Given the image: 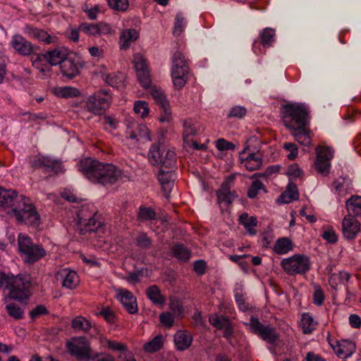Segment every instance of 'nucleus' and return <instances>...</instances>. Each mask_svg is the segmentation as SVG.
Here are the masks:
<instances>
[{
    "label": "nucleus",
    "instance_id": "obj_1",
    "mask_svg": "<svg viewBox=\"0 0 361 361\" xmlns=\"http://www.w3.org/2000/svg\"><path fill=\"white\" fill-rule=\"evenodd\" d=\"M0 207L8 214L15 217L18 223L37 226L40 223V216L30 198L19 195L12 189L0 187Z\"/></svg>",
    "mask_w": 361,
    "mask_h": 361
},
{
    "label": "nucleus",
    "instance_id": "obj_2",
    "mask_svg": "<svg viewBox=\"0 0 361 361\" xmlns=\"http://www.w3.org/2000/svg\"><path fill=\"white\" fill-rule=\"evenodd\" d=\"M78 171L91 182L103 185H112L123 178V172L116 166L85 158L78 164Z\"/></svg>",
    "mask_w": 361,
    "mask_h": 361
},
{
    "label": "nucleus",
    "instance_id": "obj_3",
    "mask_svg": "<svg viewBox=\"0 0 361 361\" xmlns=\"http://www.w3.org/2000/svg\"><path fill=\"white\" fill-rule=\"evenodd\" d=\"M282 120L289 130L307 125L308 111L302 104H287L282 107Z\"/></svg>",
    "mask_w": 361,
    "mask_h": 361
},
{
    "label": "nucleus",
    "instance_id": "obj_4",
    "mask_svg": "<svg viewBox=\"0 0 361 361\" xmlns=\"http://www.w3.org/2000/svg\"><path fill=\"white\" fill-rule=\"evenodd\" d=\"M18 244L20 254L26 263L33 264L47 255L42 245L34 243L32 240L25 234H19Z\"/></svg>",
    "mask_w": 361,
    "mask_h": 361
},
{
    "label": "nucleus",
    "instance_id": "obj_5",
    "mask_svg": "<svg viewBox=\"0 0 361 361\" xmlns=\"http://www.w3.org/2000/svg\"><path fill=\"white\" fill-rule=\"evenodd\" d=\"M8 295L11 299L23 301L30 295L31 278L30 276H11L8 279Z\"/></svg>",
    "mask_w": 361,
    "mask_h": 361
},
{
    "label": "nucleus",
    "instance_id": "obj_6",
    "mask_svg": "<svg viewBox=\"0 0 361 361\" xmlns=\"http://www.w3.org/2000/svg\"><path fill=\"white\" fill-rule=\"evenodd\" d=\"M164 166L160 168L158 173V179L162 187L166 197H169L173 187L174 174L173 171L176 168V156L175 152H169L165 161H163Z\"/></svg>",
    "mask_w": 361,
    "mask_h": 361
},
{
    "label": "nucleus",
    "instance_id": "obj_7",
    "mask_svg": "<svg viewBox=\"0 0 361 361\" xmlns=\"http://www.w3.org/2000/svg\"><path fill=\"white\" fill-rule=\"evenodd\" d=\"M310 257L301 254L283 259L281 262L284 271L290 276L305 274L310 269Z\"/></svg>",
    "mask_w": 361,
    "mask_h": 361
},
{
    "label": "nucleus",
    "instance_id": "obj_8",
    "mask_svg": "<svg viewBox=\"0 0 361 361\" xmlns=\"http://www.w3.org/2000/svg\"><path fill=\"white\" fill-rule=\"evenodd\" d=\"M78 225L82 233L97 231L102 225L93 206L84 207L78 214Z\"/></svg>",
    "mask_w": 361,
    "mask_h": 361
},
{
    "label": "nucleus",
    "instance_id": "obj_9",
    "mask_svg": "<svg viewBox=\"0 0 361 361\" xmlns=\"http://www.w3.org/2000/svg\"><path fill=\"white\" fill-rule=\"evenodd\" d=\"M111 96L104 90H99L90 95L86 102L87 110L96 115L102 114L109 107Z\"/></svg>",
    "mask_w": 361,
    "mask_h": 361
},
{
    "label": "nucleus",
    "instance_id": "obj_10",
    "mask_svg": "<svg viewBox=\"0 0 361 361\" xmlns=\"http://www.w3.org/2000/svg\"><path fill=\"white\" fill-rule=\"evenodd\" d=\"M235 179V174L228 176L221 184V188L217 190L216 196L219 204H224L228 206L238 197L235 192L231 190L234 185Z\"/></svg>",
    "mask_w": 361,
    "mask_h": 361
},
{
    "label": "nucleus",
    "instance_id": "obj_11",
    "mask_svg": "<svg viewBox=\"0 0 361 361\" xmlns=\"http://www.w3.org/2000/svg\"><path fill=\"white\" fill-rule=\"evenodd\" d=\"M31 164L32 167L35 169H41L44 173L57 174L63 171L60 160L54 159L49 157L39 156L35 158Z\"/></svg>",
    "mask_w": 361,
    "mask_h": 361
},
{
    "label": "nucleus",
    "instance_id": "obj_12",
    "mask_svg": "<svg viewBox=\"0 0 361 361\" xmlns=\"http://www.w3.org/2000/svg\"><path fill=\"white\" fill-rule=\"evenodd\" d=\"M68 347L71 354L79 360L89 361L92 358L91 348L85 337H80L74 342L69 343Z\"/></svg>",
    "mask_w": 361,
    "mask_h": 361
},
{
    "label": "nucleus",
    "instance_id": "obj_13",
    "mask_svg": "<svg viewBox=\"0 0 361 361\" xmlns=\"http://www.w3.org/2000/svg\"><path fill=\"white\" fill-rule=\"evenodd\" d=\"M149 94L159 106L161 111L159 121L162 123L170 121L171 119V108L168 100L161 90L157 89L156 87H151L149 88Z\"/></svg>",
    "mask_w": 361,
    "mask_h": 361
},
{
    "label": "nucleus",
    "instance_id": "obj_14",
    "mask_svg": "<svg viewBox=\"0 0 361 361\" xmlns=\"http://www.w3.org/2000/svg\"><path fill=\"white\" fill-rule=\"evenodd\" d=\"M333 158V153L329 147H320L317 152V159L314 163L315 169L321 175L326 176L329 173L330 161Z\"/></svg>",
    "mask_w": 361,
    "mask_h": 361
},
{
    "label": "nucleus",
    "instance_id": "obj_15",
    "mask_svg": "<svg viewBox=\"0 0 361 361\" xmlns=\"http://www.w3.org/2000/svg\"><path fill=\"white\" fill-rule=\"evenodd\" d=\"M24 32L28 37L44 43V44H57L59 37L55 35H50L47 31L27 25L24 28Z\"/></svg>",
    "mask_w": 361,
    "mask_h": 361
},
{
    "label": "nucleus",
    "instance_id": "obj_16",
    "mask_svg": "<svg viewBox=\"0 0 361 361\" xmlns=\"http://www.w3.org/2000/svg\"><path fill=\"white\" fill-rule=\"evenodd\" d=\"M126 137L136 142H145L150 141V132L145 124L133 123L128 126Z\"/></svg>",
    "mask_w": 361,
    "mask_h": 361
},
{
    "label": "nucleus",
    "instance_id": "obj_17",
    "mask_svg": "<svg viewBox=\"0 0 361 361\" xmlns=\"http://www.w3.org/2000/svg\"><path fill=\"white\" fill-rule=\"evenodd\" d=\"M276 31L271 27H266L262 30L259 33V39H255L252 44L253 51L259 55L262 54L260 45L267 48L272 46L275 40Z\"/></svg>",
    "mask_w": 361,
    "mask_h": 361
},
{
    "label": "nucleus",
    "instance_id": "obj_18",
    "mask_svg": "<svg viewBox=\"0 0 361 361\" xmlns=\"http://www.w3.org/2000/svg\"><path fill=\"white\" fill-rule=\"evenodd\" d=\"M82 67L80 59L76 56H67L60 65L63 75L72 79L79 74V69Z\"/></svg>",
    "mask_w": 361,
    "mask_h": 361
},
{
    "label": "nucleus",
    "instance_id": "obj_19",
    "mask_svg": "<svg viewBox=\"0 0 361 361\" xmlns=\"http://www.w3.org/2000/svg\"><path fill=\"white\" fill-rule=\"evenodd\" d=\"M11 46L18 54L23 56L32 55L34 51V45L20 35L13 36Z\"/></svg>",
    "mask_w": 361,
    "mask_h": 361
},
{
    "label": "nucleus",
    "instance_id": "obj_20",
    "mask_svg": "<svg viewBox=\"0 0 361 361\" xmlns=\"http://www.w3.org/2000/svg\"><path fill=\"white\" fill-rule=\"evenodd\" d=\"M169 152H174L154 143L152 145L148 152L149 161L152 165H159L160 168H162L164 166L163 161H165Z\"/></svg>",
    "mask_w": 361,
    "mask_h": 361
},
{
    "label": "nucleus",
    "instance_id": "obj_21",
    "mask_svg": "<svg viewBox=\"0 0 361 361\" xmlns=\"http://www.w3.org/2000/svg\"><path fill=\"white\" fill-rule=\"evenodd\" d=\"M56 279L61 282L62 286L68 289H73L77 287L79 279L75 271L68 269H62L56 272Z\"/></svg>",
    "mask_w": 361,
    "mask_h": 361
},
{
    "label": "nucleus",
    "instance_id": "obj_22",
    "mask_svg": "<svg viewBox=\"0 0 361 361\" xmlns=\"http://www.w3.org/2000/svg\"><path fill=\"white\" fill-rule=\"evenodd\" d=\"M188 73V66L172 65L171 77L176 88L180 89L185 85Z\"/></svg>",
    "mask_w": 361,
    "mask_h": 361
},
{
    "label": "nucleus",
    "instance_id": "obj_23",
    "mask_svg": "<svg viewBox=\"0 0 361 361\" xmlns=\"http://www.w3.org/2000/svg\"><path fill=\"white\" fill-rule=\"evenodd\" d=\"M111 30L109 25L102 22L97 24L83 23L79 26L80 31L90 35H106L111 32Z\"/></svg>",
    "mask_w": 361,
    "mask_h": 361
},
{
    "label": "nucleus",
    "instance_id": "obj_24",
    "mask_svg": "<svg viewBox=\"0 0 361 361\" xmlns=\"http://www.w3.org/2000/svg\"><path fill=\"white\" fill-rule=\"evenodd\" d=\"M360 231V224L353 217H345L342 224V232L345 238L350 240L356 237Z\"/></svg>",
    "mask_w": 361,
    "mask_h": 361
},
{
    "label": "nucleus",
    "instance_id": "obj_25",
    "mask_svg": "<svg viewBox=\"0 0 361 361\" xmlns=\"http://www.w3.org/2000/svg\"><path fill=\"white\" fill-rule=\"evenodd\" d=\"M118 297L128 313L135 314L137 312L138 308L136 298L131 292L128 290H121Z\"/></svg>",
    "mask_w": 361,
    "mask_h": 361
},
{
    "label": "nucleus",
    "instance_id": "obj_26",
    "mask_svg": "<svg viewBox=\"0 0 361 361\" xmlns=\"http://www.w3.org/2000/svg\"><path fill=\"white\" fill-rule=\"evenodd\" d=\"M47 63L51 66L60 64L68 56V50L63 47H56L46 52Z\"/></svg>",
    "mask_w": 361,
    "mask_h": 361
},
{
    "label": "nucleus",
    "instance_id": "obj_27",
    "mask_svg": "<svg viewBox=\"0 0 361 361\" xmlns=\"http://www.w3.org/2000/svg\"><path fill=\"white\" fill-rule=\"evenodd\" d=\"M192 341L191 334L186 331H178L174 335V343L178 350H185L190 347Z\"/></svg>",
    "mask_w": 361,
    "mask_h": 361
},
{
    "label": "nucleus",
    "instance_id": "obj_28",
    "mask_svg": "<svg viewBox=\"0 0 361 361\" xmlns=\"http://www.w3.org/2000/svg\"><path fill=\"white\" fill-rule=\"evenodd\" d=\"M290 134L294 137L295 140L300 145L310 146L311 145V138L310 131L307 126L299 127L298 129L290 130Z\"/></svg>",
    "mask_w": 361,
    "mask_h": 361
},
{
    "label": "nucleus",
    "instance_id": "obj_29",
    "mask_svg": "<svg viewBox=\"0 0 361 361\" xmlns=\"http://www.w3.org/2000/svg\"><path fill=\"white\" fill-rule=\"evenodd\" d=\"M147 298L157 305H164L166 302L165 297L161 293V290L156 285L149 286L146 290Z\"/></svg>",
    "mask_w": 361,
    "mask_h": 361
},
{
    "label": "nucleus",
    "instance_id": "obj_30",
    "mask_svg": "<svg viewBox=\"0 0 361 361\" xmlns=\"http://www.w3.org/2000/svg\"><path fill=\"white\" fill-rule=\"evenodd\" d=\"M5 309L8 314L14 319H20L24 316V306L23 307L15 301H7Z\"/></svg>",
    "mask_w": 361,
    "mask_h": 361
},
{
    "label": "nucleus",
    "instance_id": "obj_31",
    "mask_svg": "<svg viewBox=\"0 0 361 361\" xmlns=\"http://www.w3.org/2000/svg\"><path fill=\"white\" fill-rule=\"evenodd\" d=\"M350 217L361 215V197L352 196L345 202Z\"/></svg>",
    "mask_w": 361,
    "mask_h": 361
},
{
    "label": "nucleus",
    "instance_id": "obj_32",
    "mask_svg": "<svg viewBox=\"0 0 361 361\" xmlns=\"http://www.w3.org/2000/svg\"><path fill=\"white\" fill-rule=\"evenodd\" d=\"M71 326L76 331L89 333L92 328L91 322L82 316H78L72 320Z\"/></svg>",
    "mask_w": 361,
    "mask_h": 361
},
{
    "label": "nucleus",
    "instance_id": "obj_33",
    "mask_svg": "<svg viewBox=\"0 0 361 361\" xmlns=\"http://www.w3.org/2000/svg\"><path fill=\"white\" fill-rule=\"evenodd\" d=\"M350 279V274L346 271H339L338 273L332 274L329 279V283L331 287L335 290L339 284H344Z\"/></svg>",
    "mask_w": 361,
    "mask_h": 361
},
{
    "label": "nucleus",
    "instance_id": "obj_34",
    "mask_svg": "<svg viewBox=\"0 0 361 361\" xmlns=\"http://www.w3.org/2000/svg\"><path fill=\"white\" fill-rule=\"evenodd\" d=\"M239 221L251 235L256 234L257 232L254 228L257 224V220L255 216H249L247 213H243L240 215Z\"/></svg>",
    "mask_w": 361,
    "mask_h": 361
},
{
    "label": "nucleus",
    "instance_id": "obj_35",
    "mask_svg": "<svg viewBox=\"0 0 361 361\" xmlns=\"http://www.w3.org/2000/svg\"><path fill=\"white\" fill-rule=\"evenodd\" d=\"M242 163L248 171H252L261 167L262 160L257 154L252 153Z\"/></svg>",
    "mask_w": 361,
    "mask_h": 361
},
{
    "label": "nucleus",
    "instance_id": "obj_36",
    "mask_svg": "<svg viewBox=\"0 0 361 361\" xmlns=\"http://www.w3.org/2000/svg\"><path fill=\"white\" fill-rule=\"evenodd\" d=\"M138 35L139 33L135 29H129L124 30L121 36V49L128 48L130 44V42L135 41L137 39Z\"/></svg>",
    "mask_w": 361,
    "mask_h": 361
},
{
    "label": "nucleus",
    "instance_id": "obj_37",
    "mask_svg": "<svg viewBox=\"0 0 361 361\" xmlns=\"http://www.w3.org/2000/svg\"><path fill=\"white\" fill-rule=\"evenodd\" d=\"M291 241L287 238L278 239L274 245V251L279 255H284L292 250Z\"/></svg>",
    "mask_w": 361,
    "mask_h": 361
},
{
    "label": "nucleus",
    "instance_id": "obj_38",
    "mask_svg": "<svg viewBox=\"0 0 361 361\" xmlns=\"http://www.w3.org/2000/svg\"><path fill=\"white\" fill-rule=\"evenodd\" d=\"M104 79L110 86L119 88L123 85L125 75L122 73H112L105 75Z\"/></svg>",
    "mask_w": 361,
    "mask_h": 361
},
{
    "label": "nucleus",
    "instance_id": "obj_39",
    "mask_svg": "<svg viewBox=\"0 0 361 361\" xmlns=\"http://www.w3.org/2000/svg\"><path fill=\"white\" fill-rule=\"evenodd\" d=\"M54 94L61 98H71L80 95V91L70 86L59 87L54 89Z\"/></svg>",
    "mask_w": 361,
    "mask_h": 361
},
{
    "label": "nucleus",
    "instance_id": "obj_40",
    "mask_svg": "<svg viewBox=\"0 0 361 361\" xmlns=\"http://www.w3.org/2000/svg\"><path fill=\"white\" fill-rule=\"evenodd\" d=\"M164 345L163 336H156L152 341L144 345V350L148 353H154L160 350Z\"/></svg>",
    "mask_w": 361,
    "mask_h": 361
},
{
    "label": "nucleus",
    "instance_id": "obj_41",
    "mask_svg": "<svg viewBox=\"0 0 361 361\" xmlns=\"http://www.w3.org/2000/svg\"><path fill=\"white\" fill-rule=\"evenodd\" d=\"M172 251L173 255L180 261L187 262L191 257L190 252L182 244L175 245Z\"/></svg>",
    "mask_w": 361,
    "mask_h": 361
},
{
    "label": "nucleus",
    "instance_id": "obj_42",
    "mask_svg": "<svg viewBox=\"0 0 361 361\" xmlns=\"http://www.w3.org/2000/svg\"><path fill=\"white\" fill-rule=\"evenodd\" d=\"M258 336L270 343H274L278 338L275 329L269 325L264 326Z\"/></svg>",
    "mask_w": 361,
    "mask_h": 361
},
{
    "label": "nucleus",
    "instance_id": "obj_43",
    "mask_svg": "<svg viewBox=\"0 0 361 361\" xmlns=\"http://www.w3.org/2000/svg\"><path fill=\"white\" fill-rule=\"evenodd\" d=\"M139 221H147L156 219V212L151 207H140L137 212Z\"/></svg>",
    "mask_w": 361,
    "mask_h": 361
},
{
    "label": "nucleus",
    "instance_id": "obj_44",
    "mask_svg": "<svg viewBox=\"0 0 361 361\" xmlns=\"http://www.w3.org/2000/svg\"><path fill=\"white\" fill-rule=\"evenodd\" d=\"M302 328L305 334H310L314 330L316 323L309 313H304L302 315Z\"/></svg>",
    "mask_w": 361,
    "mask_h": 361
},
{
    "label": "nucleus",
    "instance_id": "obj_45",
    "mask_svg": "<svg viewBox=\"0 0 361 361\" xmlns=\"http://www.w3.org/2000/svg\"><path fill=\"white\" fill-rule=\"evenodd\" d=\"M209 322L212 326L221 330L226 327V326L231 323L228 318L216 314L211 315L209 317Z\"/></svg>",
    "mask_w": 361,
    "mask_h": 361
},
{
    "label": "nucleus",
    "instance_id": "obj_46",
    "mask_svg": "<svg viewBox=\"0 0 361 361\" xmlns=\"http://www.w3.org/2000/svg\"><path fill=\"white\" fill-rule=\"evenodd\" d=\"M135 245L141 249L147 250L151 247L152 239L145 233H139L135 239Z\"/></svg>",
    "mask_w": 361,
    "mask_h": 361
},
{
    "label": "nucleus",
    "instance_id": "obj_47",
    "mask_svg": "<svg viewBox=\"0 0 361 361\" xmlns=\"http://www.w3.org/2000/svg\"><path fill=\"white\" fill-rule=\"evenodd\" d=\"M105 346L113 351L120 352L118 359H123V354L128 350L124 344L112 340H106Z\"/></svg>",
    "mask_w": 361,
    "mask_h": 361
},
{
    "label": "nucleus",
    "instance_id": "obj_48",
    "mask_svg": "<svg viewBox=\"0 0 361 361\" xmlns=\"http://www.w3.org/2000/svg\"><path fill=\"white\" fill-rule=\"evenodd\" d=\"M134 111L135 114L140 115L142 118H145L149 114L148 104L145 101H137L134 104Z\"/></svg>",
    "mask_w": 361,
    "mask_h": 361
},
{
    "label": "nucleus",
    "instance_id": "obj_49",
    "mask_svg": "<svg viewBox=\"0 0 361 361\" xmlns=\"http://www.w3.org/2000/svg\"><path fill=\"white\" fill-rule=\"evenodd\" d=\"M185 21L181 13H178L176 16L173 35L178 37L183 32L185 27Z\"/></svg>",
    "mask_w": 361,
    "mask_h": 361
},
{
    "label": "nucleus",
    "instance_id": "obj_50",
    "mask_svg": "<svg viewBox=\"0 0 361 361\" xmlns=\"http://www.w3.org/2000/svg\"><path fill=\"white\" fill-rule=\"evenodd\" d=\"M247 114V109L241 106H235L231 108L228 114V118H242Z\"/></svg>",
    "mask_w": 361,
    "mask_h": 361
},
{
    "label": "nucleus",
    "instance_id": "obj_51",
    "mask_svg": "<svg viewBox=\"0 0 361 361\" xmlns=\"http://www.w3.org/2000/svg\"><path fill=\"white\" fill-rule=\"evenodd\" d=\"M246 326H249L250 329L255 334L259 335L260 331L264 326L257 318L252 317L250 319V322L245 324Z\"/></svg>",
    "mask_w": 361,
    "mask_h": 361
},
{
    "label": "nucleus",
    "instance_id": "obj_52",
    "mask_svg": "<svg viewBox=\"0 0 361 361\" xmlns=\"http://www.w3.org/2000/svg\"><path fill=\"white\" fill-rule=\"evenodd\" d=\"M264 184L259 180H255L252 183L251 186L248 189L247 191V196L250 198H255L257 194L258 191L259 190L264 189Z\"/></svg>",
    "mask_w": 361,
    "mask_h": 361
},
{
    "label": "nucleus",
    "instance_id": "obj_53",
    "mask_svg": "<svg viewBox=\"0 0 361 361\" xmlns=\"http://www.w3.org/2000/svg\"><path fill=\"white\" fill-rule=\"evenodd\" d=\"M159 320L161 324L167 328L172 327L174 324L173 314L169 312H164L160 314Z\"/></svg>",
    "mask_w": 361,
    "mask_h": 361
},
{
    "label": "nucleus",
    "instance_id": "obj_54",
    "mask_svg": "<svg viewBox=\"0 0 361 361\" xmlns=\"http://www.w3.org/2000/svg\"><path fill=\"white\" fill-rule=\"evenodd\" d=\"M135 68L136 72H140L142 71L148 70L147 65L146 63V59L140 54H136L134 59Z\"/></svg>",
    "mask_w": 361,
    "mask_h": 361
},
{
    "label": "nucleus",
    "instance_id": "obj_55",
    "mask_svg": "<svg viewBox=\"0 0 361 361\" xmlns=\"http://www.w3.org/2000/svg\"><path fill=\"white\" fill-rule=\"evenodd\" d=\"M137 78L144 87H149L151 79L149 70L142 71L137 73Z\"/></svg>",
    "mask_w": 361,
    "mask_h": 361
},
{
    "label": "nucleus",
    "instance_id": "obj_56",
    "mask_svg": "<svg viewBox=\"0 0 361 361\" xmlns=\"http://www.w3.org/2000/svg\"><path fill=\"white\" fill-rule=\"evenodd\" d=\"M109 6L118 11H126L128 6V0H108Z\"/></svg>",
    "mask_w": 361,
    "mask_h": 361
},
{
    "label": "nucleus",
    "instance_id": "obj_57",
    "mask_svg": "<svg viewBox=\"0 0 361 361\" xmlns=\"http://www.w3.org/2000/svg\"><path fill=\"white\" fill-rule=\"evenodd\" d=\"M322 238L330 243H335L338 240V236L331 227L326 228L322 234Z\"/></svg>",
    "mask_w": 361,
    "mask_h": 361
},
{
    "label": "nucleus",
    "instance_id": "obj_58",
    "mask_svg": "<svg viewBox=\"0 0 361 361\" xmlns=\"http://www.w3.org/2000/svg\"><path fill=\"white\" fill-rule=\"evenodd\" d=\"M169 308L174 314L181 317L183 313V307L181 302L178 300H171Z\"/></svg>",
    "mask_w": 361,
    "mask_h": 361
},
{
    "label": "nucleus",
    "instance_id": "obj_59",
    "mask_svg": "<svg viewBox=\"0 0 361 361\" xmlns=\"http://www.w3.org/2000/svg\"><path fill=\"white\" fill-rule=\"evenodd\" d=\"M184 130H183V136L189 137L190 135H194L196 134L197 131V128L195 125L191 121H186L184 122Z\"/></svg>",
    "mask_w": 361,
    "mask_h": 361
},
{
    "label": "nucleus",
    "instance_id": "obj_60",
    "mask_svg": "<svg viewBox=\"0 0 361 361\" xmlns=\"http://www.w3.org/2000/svg\"><path fill=\"white\" fill-rule=\"evenodd\" d=\"M216 147L220 151L233 150L235 149V145L233 143L223 138L217 140Z\"/></svg>",
    "mask_w": 361,
    "mask_h": 361
},
{
    "label": "nucleus",
    "instance_id": "obj_61",
    "mask_svg": "<svg viewBox=\"0 0 361 361\" xmlns=\"http://www.w3.org/2000/svg\"><path fill=\"white\" fill-rule=\"evenodd\" d=\"M48 312H49L45 306L39 305L30 312V317L32 319H35L42 315L48 314Z\"/></svg>",
    "mask_w": 361,
    "mask_h": 361
},
{
    "label": "nucleus",
    "instance_id": "obj_62",
    "mask_svg": "<svg viewBox=\"0 0 361 361\" xmlns=\"http://www.w3.org/2000/svg\"><path fill=\"white\" fill-rule=\"evenodd\" d=\"M289 192H290L289 191H285L283 193H281V195L278 197V199L276 200L277 202L281 203V204H288V203L293 202V200H295L298 199L299 194H295V193L292 196V198H290L288 196V193Z\"/></svg>",
    "mask_w": 361,
    "mask_h": 361
},
{
    "label": "nucleus",
    "instance_id": "obj_63",
    "mask_svg": "<svg viewBox=\"0 0 361 361\" xmlns=\"http://www.w3.org/2000/svg\"><path fill=\"white\" fill-rule=\"evenodd\" d=\"M100 314L109 323H114L116 321V314L109 307H103L100 312Z\"/></svg>",
    "mask_w": 361,
    "mask_h": 361
},
{
    "label": "nucleus",
    "instance_id": "obj_64",
    "mask_svg": "<svg viewBox=\"0 0 361 361\" xmlns=\"http://www.w3.org/2000/svg\"><path fill=\"white\" fill-rule=\"evenodd\" d=\"M283 147L285 149L290 152V154H288L289 159L293 160L296 158L298 155V147L296 145L292 142H286L283 145Z\"/></svg>",
    "mask_w": 361,
    "mask_h": 361
}]
</instances>
